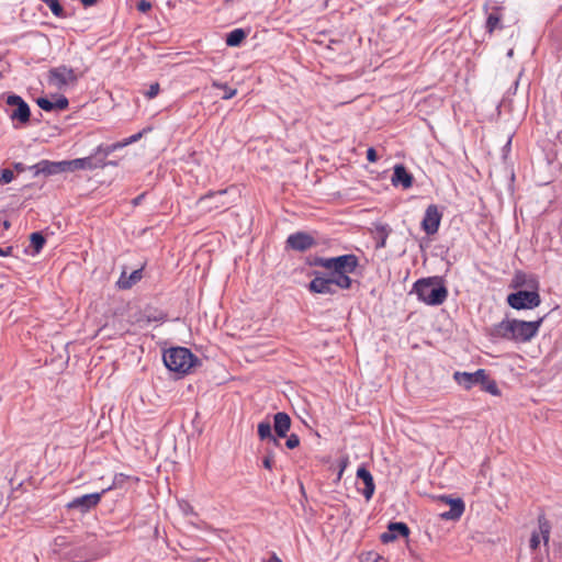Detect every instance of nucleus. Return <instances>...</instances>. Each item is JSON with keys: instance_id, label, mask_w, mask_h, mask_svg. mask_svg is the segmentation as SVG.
I'll return each mask as SVG.
<instances>
[{"instance_id": "nucleus-5", "label": "nucleus", "mask_w": 562, "mask_h": 562, "mask_svg": "<svg viewBox=\"0 0 562 562\" xmlns=\"http://www.w3.org/2000/svg\"><path fill=\"white\" fill-rule=\"evenodd\" d=\"M229 189L210 191L198 200V205H200L205 212H212L221 209L227 210L234 202L233 200H225V195H227Z\"/></svg>"}, {"instance_id": "nucleus-10", "label": "nucleus", "mask_w": 562, "mask_h": 562, "mask_svg": "<svg viewBox=\"0 0 562 562\" xmlns=\"http://www.w3.org/2000/svg\"><path fill=\"white\" fill-rule=\"evenodd\" d=\"M442 214L439 212L436 204H430L425 211L424 218L422 221V228L427 235H434L438 232Z\"/></svg>"}, {"instance_id": "nucleus-50", "label": "nucleus", "mask_w": 562, "mask_h": 562, "mask_svg": "<svg viewBox=\"0 0 562 562\" xmlns=\"http://www.w3.org/2000/svg\"><path fill=\"white\" fill-rule=\"evenodd\" d=\"M85 7H91L97 3L98 0H80Z\"/></svg>"}, {"instance_id": "nucleus-45", "label": "nucleus", "mask_w": 562, "mask_h": 562, "mask_svg": "<svg viewBox=\"0 0 562 562\" xmlns=\"http://www.w3.org/2000/svg\"><path fill=\"white\" fill-rule=\"evenodd\" d=\"M526 276L521 272L516 273L515 276V286H521L525 283Z\"/></svg>"}, {"instance_id": "nucleus-53", "label": "nucleus", "mask_w": 562, "mask_h": 562, "mask_svg": "<svg viewBox=\"0 0 562 562\" xmlns=\"http://www.w3.org/2000/svg\"><path fill=\"white\" fill-rule=\"evenodd\" d=\"M514 55V50L513 49H509L508 53H507V56L508 57H512Z\"/></svg>"}, {"instance_id": "nucleus-1", "label": "nucleus", "mask_w": 562, "mask_h": 562, "mask_svg": "<svg viewBox=\"0 0 562 562\" xmlns=\"http://www.w3.org/2000/svg\"><path fill=\"white\" fill-rule=\"evenodd\" d=\"M543 319L544 317H540L533 322H526L506 318L490 328V336L516 342H527L538 334Z\"/></svg>"}, {"instance_id": "nucleus-57", "label": "nucleus", "mask_w": 562, "mask_h": 562, "mask_svg": "<svg viewBox=\"0 0 562 562\" xmlns=\"http://www.w3.org/2000/svg\"><path fill=\"white\" fill-rule=\"evenodd\" d=\"M46 4L49 2V0H43Z\"/></svg>"}, {"instance_id": "nucleus-37", "label": "nucleus", "mask_w": 562, "mask_h": 562, "mask_svg": "<svg viewBox=\"0 0 562 562\" xmlns=\"http://www.w3.org/2000/svg\"><path fill=\"white\" fill-rule=\"evenodd\" d=\"M14 178V173L10 169L0 170V184L10 183Z\"/></svg>"}, {"instance_id": "nucleus-23", "label": "nucleus", "mask_w": 562, "mask_h": 562, "mask_svg": "<svg viewBox=\"0 0 562 562\" xmlns=\"http://www.w3.org/2000/svg\"><path fill=\"white\" fill-rule=\"evenodd\" d=\"M143 278V270L136 269L130 276L126 274L125 271L122 272L120 279L116 284L120 289L126 290L131 289L134 284L140 281Z\"/></svg>"}, {"instance_id": "nucleus-44", "label": "nucleus", "mask_w": 562, "mask_h": 562, "mask_svg": "<svg viewBox=\"0 0 562 562\" xmlns=\"http://www.w3.org/2000/svg\"><path fill=\"white\" fill-rule=\"evenodd\" d=\"M367 159L370 162H375L378 160V154L373 147L368 148L367 150Z\"/></svg>"}, {"instance_id": "nucleus-32", "label": "nucleus", "mask_w": 562, "mask_h": 562, "mask_svg": "<svg viewBox=\"0 0 562 562\" xmlns=\"http://www.w3.org/2000/svg\"><path fill=\"white\" fill-rule=\"evenodd\" d=\"M274 449L272 445H267L266 447V453L262 459V464L266 469L271 470L274 462Z\"/></svg>"}, {"instance_id": "nucleus-47", "label": "nucleus", "mask_w": 562, "mask_h": 562, "mask_svg": "<svg viewBox=\"0 0 562 562\" xmlns=\"http://www.w3.org/2000/svg\"><path fill=\"white\" fill-rule=\"evenodd\" d=\"M145 195H146V193L144 192V193L139 194L138 196H136L135 199H133L132 200L133 206L139 205L142 203V201L144 200Z\"/></svg>"}, {"instance_id": "nucleus-58", "label": "nucleus", "mask_w": 562, "mask_h": 562, "mask_svg": "<svg viewBox=\"0 0 562 562\" xmlns=\"http://www.w3.org/2000/svg\"><path fill=\"white\" fill-rule=\"evenodd\" d=\"M233 0H225V2H232Z\"/></svg>"}, {"instance_id": "nucleus-12", "label": "nucleus", "mask_w": 562, "mask_h": 562, "mask_svg": "<svg viewBox=\"0 0 562 562\" xmlns=\"http://www.w3.org/2000/svg\"><path fill=\"white\" fill-rule=\"evenodd\" d=\"M308 289L313 293L318 294H336L337 290L334 288L331 279L321 272H315L314 279L310 282Z\"/></svg>"}, {"instance_id": "nucleus-40", "label": "nucleus", "mask_w": 562, "mask_h": 562, "mask_svg": "<svg viewBox=\"0 0 562 562\" xmlns=\"http://www.w3.org/2000/svg\"><path fill=\"white\" fill-rule=\"evenodd\" d=\"M539 544H540V535L537 531H533L530 537V541H529L530 549L536 550L539 547Z\"/></svg>"}, {"instance_id": "nucleus-39", "label": "nucleus", "mask_w": 562, "mask_h": 562, "mask_svg": "<svg viewBox=\"0 0 562 562\" xmlns=\"http://www.w3.org/2000/svg\"><path fill=\"white\" fill-rule=\"evenodd\" d=\"M300 445V438L295 434H291L285 441V446L288 449H294Z\"/></svg>"}, {"instance_id": "nucleus-20", "label": "nucleus", "mask_w": 562, "mask_h": 562, "mask_svg": "<svg viewBox=\"0 0 562 562\" xmlns=\"http://www.w3.org/2000/svg\"><path fill=\"white\" fill-rule=\"evenodd\" d=\"M392 183L395 187L402 186L404 189H408L413 186V176L403 165H396L392 176Z\"/></svg>"}, {"instance_id": "nucleus-55", "label": "nucleus", "mask_w": 562, "mask_h": 562, "mask_svg": "<svg viewBox=\"0 0 562 562\" xmlns=\"http://www.w3.org/2000/svg\"><path fill=\"white\" fill-rule=\"evenodd\" d=\"M10 226L9 222H4V227L8 228Z\"/></svg>"}, {"instance_id": "nucleus-30", "label": "nucleus", "mask_w": 562, "mask_h": 562, "mask_svg": "<svg viewBox=\"0 0 562 562\" xmlns=\"http://www.w3.org/2000/svg\"><path fill=\"white\" fill-rule=\"evenodd\" d=\"M122 147H124V144H120V142L111 144V145H106V146L100 145L95 149L94 154H95V156L102 155L103 156L102 159L105 160V157H108L110 154H112L113 151H115L116 149L122 148Z\"/></svg>"}, {"instance_id": "nucleus-18", "label": "nucleus", "mask_w": 562, "mask_h": 562, "mask_svg": "<svg viewBox=\"0 0 562 562\" xmlns=\"http://www.w3.org/2000/svg\"><path fill=\"white\" fill-rule=\"evenodd\" d=\"M29 169L33 171L34 176L40 173L50 176L63 172L61 161L41 160L40 162L31 166Z\"/></svg>"}, {"instance_id": "nucleus-36", "label": "nucleus", "mask_w": 562, "mask_h": 562, "mask_svg": "<svg viewBox=\"0 0 562 562\" xmlns=\"http://www.w3.org/2000/svg\"><path fill=\"white\" fill-rule=\"evenodd\" d=\"M362 562H386V560L376 552H367L362 555Z\"/></svg>"}, {"instance_id": "nucleus-51", "label": "nucleus", "mask_w": 562, "mask_h": 562, "mask_svg": "<svg viewBox=\"0 0 562 562\" xmlns=\"http://www.w3.org/2000/svg\"><path fill=\"white\" fill-rule=\"evenodd\" d=\"M268 562H283L276 553L269 558Z\"/></svg>"}, {"instance_id": "nucleus-33", "label": "nucleus", "mask_w": 562, "mask_h": 562, "mask_svg": "<svg viewBox=\"0 0 562 562\" xmlns=\"http://www.w3.org/2000/svg\"><path fill=\"white\" fill-rule=\"evenodd\" d=\"M61 169L63 172H72L76 170H81L80 158H76L72 160H61Z\"/></svg>"}, {"instance_id": "nucleus-48", "label": "nucleus", "mask_w": 562, "mask_h": 562, "mask_svg": "<svg viewBox=\"0 0 562 562\" xmlns=\"http://www.w3.org/2000/svg\"><path fill=\"white\" fill-rule=\"evenodd\" d=\"M125 479V475L120 473V474H116L115 477H114V482H113V485L116 486V485H120L123 480Z\"/></svg>"}, {"instance_id": "nucleus-42", "label": "nucleus", "mask_w": 562, "mask_h": 562, "mask_svg": "<svg viewBox=\"0 0 562 562\" xmlns=\"http://www.w3.org/2000/svg\"><path fill=\"white\" fill-rule=\"evenodd\" d=\"M159 92V83H153L148 91L146 92V95L149 98V99H153L155 98Z\"/></svg>"}, {"instance_id": "nucleus-2", "label": "nucleus", "mask_w": 562, "mask_h": 562, "mask_svg": "<svg viewBox=\"0 0 562 562\" xmlns=\"http://www.w3.org/2000/svg\"><path fill=\"white\" fill-rule=\"evenodd\" d=\"M413 290L418 299L427 305H440L448 296V290L441 278L438 277L417 280Z\"/></svg>"}, {"instance_id": "nucleus-35", "label": "nucleus", "mask_w": 562, "mask_h": 562, "mask_svg": "<svg viewBox=\"0 0 562 562\" xmlns=\"http://www.w3.org/2000/svg\"><path fill=\"white\" fill-rule=\"evenodd\" d=\"M47 5L49 7V9L54 15H56L58 18L65 16L64 8L61 7V4L59 3L58 0H49Z\"/></svg>"}, {"instance_id": "nucleus-25", "label": "nucleus", "mask_w": 562, "mask_h": 562, "mask_svg": "<svg viewBox=\"0 0 562 562\" xmlns=\"http://www.w3.org/2000/svg\"><path fill=\"white\" fill-rule=\"evenodd\" d=\"M334 288L347 290L351 288L352 280L349 277V273H329Z\"/></svg>"}, {"instance_id": "nucleus-14", "label": "nucleus", "mask_w": 562, "mask_h": 562, "mask_svg": "<svg viewBox=\"0 0 562 562\" xmlns=\"http://www.w3.org/2000/svg\"><path fill=\"white\" fill-rule=\"evenodd\" d=\"M440 501L448 504L450 509L440 514L443 520H458L464 512V502L461 498H451L450 496H441Z\"/></svg>"}, {"instance_id": "nucleus-17", "label": "nucleus", "mask_w": 562, "mask_h": 562, "mask_svg": "<svg viewBox=\"0 0 562 562\" xmlns=\"http://www.w3.org/2000/svg\"><path fill=\"white\" fill-rule=\"evenodd\" d=\"M291 428V418L284 412H278L273 416V429L274 436L280 440L281 438H285L288 431Z\"/></svg>"}, {"instance_id": "nucleus-46", "label": "nucleus", "mask_w": 562, "mask_h": 562, "mask_svg": "<svg viewBox=\"0 0 562 562\" xmlns=\"http://www.w3.org/2000/svg\"><path fill=\"white\" fill-rule=\"evenodd\" d=\"M12 250H13L12 246H8L5 248H0V257L10 256L12 254Z\"/></svg>"}, {"instance_id": "nucleus-4", "label": "nucleus", "mask_w": 562, "mask_h": 562, "mask_svg": "<svg viewBox=\"0 0 562 562\" xmlns=\"http://www.w3.org/2000/svg\"><path fill=\"white\" fill-rule=\"evenodd\" d=\"M507 303L515 310H531L540 305L541 297L537 291L520 290L510 293Z\"/></svg>"}, {"instance_id": "nucleus-15", "label": "nucleus", "mask_w": 562, "mask_h": 562, "mask_svg": "<svg viewBox=\"0 0 562 562\" xmlns=\"http://www.w3.org/2000/svg\"><path fill=\"white\" fill-rule=\"evenodd\" d=\"M453 379L459 385L470 390L476 384L480 385V382L484 379V369H479L473 373L457 371L453 374Z\"/></svg>"}, {"instance_id": "nucleus-52", "label": "nucleus", "mask_w": 562, "mask_h": 562, "mask_svg": "<svg viewBox=\"0 0 562 562\" xmlns=\"http://www.w3.org/2000/svg\"><path fill=\"white\" fill-rule=\"evenodd\" d=\"M14 168L18 170V171H24L25 170V167L23 166L22 162H16L14 165Z\"/></svg>"}, {"instance_id": "nucleus-49", "label": "nucleus", "mask_w": 562, "mask_h": 562, "mask_svg": "<svg viewBox=\"0 0 562 562\" xmlns=\"http://www.w3.org/2000/svg\"><path fill=\"white\" fill-rule=\"evenodd\" d=\"M381 229L383 231L384 236H383V237H382V239L378 243L376 247H384V246H385V241H386L387 233H385V228H384V227H381Z\"/></svg>"}, {"instance_id": "nucleus-3", "label": "nucleus", "mask_w": 562, "mask_h": 562, "mask_svg": "<svg viewBox=\"0 0 562 562\" xmlns=\"http://www.w3.org/2000/svg\"><path fill=\"white\" fill-rule=\"evenodd\" d=\"M165 366L180 375L189 374L191 369L201 364V361L186 347H172L164 352Z\"/></svg>"}, {"instance_id": "nucleus-11", "label": "nucleus", "mask_w": 562, "mask_h": 562, "mask_svg": "<svg viewBox=\"0 0 562 562\" xmlns=\"http://www.w3.org/2000/svg\"><path fill=\"white\" fill-rule=\"evenodd\" d=\"M483 11L488 13L485 24V30L488 34H493L495 30H502L503 25L501 24V21L503 19V7L501 5H490L488 2H485L483 4Z\"/></svg>"}, {"instance_id": "nucleus-34", "label": "nucleus", "mask_w": 562, "mask_h": 562, "mask_svg": "<svg viewBox=\"0 0 562 562\" xmlns=\"http://www.w3.org/2000/svg\"><path fill=\"white\" fill-rule=\"evenodd\" d=\"M213 87L224 90V100H229L237 93L236 89L229 88L226 83L214 81Z\"/></svg>"}, {"instance_id": "nucleus-41", "label": "nucleus", "mask_w": 562, "mask_h": 562, "mask_svg": "<svg viewBox=\"0 0 562 562\" xmlns=\"http://www.w3.org/2000/svg\"><path fill=\"white\" fill-rule=\"evenodd\" d=\"M136 8L139 12H147L151 8V3L146 0H140L137 2Z\"/></svg>"}, {"instance_id": "nucleus-27", "label": "nucleus", "mask_w": 562, "mask_h": 562, "mask_svg": "<svg viewBox=\"0 0 562 562\" xmlns=\"http://www.w3.org/2000/svg\"><path fill=\"white\" fill-rule=\"evenodd\" d=\"M246 36L247 33L243 29H235L227 34L226 44L231 47L239 46Z\"/></svg>"}, {"instance_id": "nucleus-19", "label": "nucleus", "mask_w": 562, "mask_h": 562, "mask_svg": "<svg viewBox=\"0 0 562 562\" xmlns=\"http://www.w3.org/2000/svg\"><path fill=\"white\" fill-rule=\"evenodd\" d=\"M357 477L361 480L364 484V488L362 490V495L367 501H370L374 494L375 485L373 481V476L370 471L366 467H360L357 470Z\"/></svg>"}, {"instance_id": "nucleus-24", "label": "nucleus", "mask_w": 562, "mask_h": 562, "mask_svg": "<svg viewBox=\"0 0 562 562\" xmlns=\"http://www.w3.org/2000/svg\"><path fill=\"white\" fill-rule=\"evenodd\" d=\"M81 164V170L85 169H98V168H104L108 165L115 166L116 164L114 161H105L104 159H99L95 154L89 157L80 158Z\"/></svg>"}, {"instance_id": "nucleus-56", "label": "nucleus", "mask_w": 562, "mask_h": 562, "mask_svg": "<svg viewBox=\"0 0 562 562\" xmlns=\"http://www.w3.org/2000/svg\"><path fill=\"white\" fill-rule=\"evenodd\" d=\"M46 4L49 2V0H43Z\"/></svg>"}, {"instance_id": "nucleus-31", "label": "nucleus", "mask_w": 562, "mask_h": 562, "mask_svg": "<svg viewBox=\"0 0 562 562\" xmlns=\"http://www.w3.org/2000/svg\"><path fill=\"white\" fill-rule=\"evenodd\" d=\"M549 562L559 561L562 559V536H559V540L553 541L552 553L548 552Z\"/></svg>"}, {"instance_id": "nucleus-8", "label": "nucleus", "mask_w": 562, "mask_h": 562, "mask_svg": "<svg viewBox=\"0 0 562 562\" xmlns=\"http://www.w3.org/2000/svg\"><path fill=\"white\" fill-rule=\"evenodd\" d=\"M109 490H111V487L104 488L100 493H91L79 497H75L71 502H69L66 505V507L68 509H78L82 514L88 513L89 510L98 506L102 495Z\"/></svg>"}, {"instance_id": "nucleus-26", "label": "nucleus", "mask_w": 562, "mask_h": 562, "mask_svg": "<svg viewBox=\"0 0 562 562\" xmlns=\"http://www.w3.org/2000/svg\"><path fill=\"white\" fill-rule=\"evenodd\" d=\"M538 526V533L540 535V538H542L544 547H548L550 540L551 525L544 515L539 516Z\"/></svg>"}, {"instance_id": "nucleus-54", "label": "nucleus", "mask_w": 562, "mask_h": 562, "mask_svg": "<svg viewBox=\"0 0 562 562\" xmlns=\"http://www.w3.org/2000/svg\"><path fill=\"white\" fill-rule=\"evenodd\" d=\"M346 467V462H344L341 469H340V472H339V476L341 475V473L344 472V468Z\"/></svg>"}, {"instance_id": "nucleus-22", "label": "nucleus", "mask_w": 562, "mask_h": 562, "mask_svg": "<svg viewBox=\"0 0 562 562\" xmlns=\"http://www.w3.org/2000/svg\"><path fill=\"white\" fill-rule=\"evenodd\" d=\"M36 103L42 110L47 112L53 110H66L69 104L68 99L64 95H59L55 102L47 98H38Z\"/></svg>"}, {"instance_id": "nucleus-6", "label": "nucleus", "mask_w": 562, "mask_h": 562, "mask_svg": "<svg viewBox=\"0 0 562 562\" xmlns=\"http://www.w3.org/2000/svg\"><path fill=\"white\" fill-rule=\"evenodd\" d=\"M78 80V76L75 74L72 68L67 66H58L49 69L47 81L49 86L61 90L68 85H75Z\"/></svg>"}, {"instance_id": "nucleus-28", "label": "nucleus", "mask_w": 562, "mask_h": 562, "mask_svg": "<svg viewBox=\"0 0 562 562\" xmlns=\"http://www.w3.org/2000/svg\"><path fill=\"white\" fill-rule=\"evenodd\" d=\"M481 389L484 392H487L494 396H498L501 394L499 389L495 382V380L490 379L486 371L484 370V379L480 382Z\"/></svg>"}, {"instance_id": "nucleus-9", "label": "nucleus", "mask_w": 562, "mask_h": 562, "mask_svg": "<svg viewBox=\"0 0 562 562\" xmlns=\"http://www.w3.org/2000/svg\"><path fill=\"white\" fill-rule=\"evenodd\" d=\"M7 104L11 106H15V109L10 114V119L12 121H19L22 124H25L30 121L31 111L29 104L16 94H11L7 98Z\"/></svg>"}, {"instance_id": "nucleus-7", "label": "nucleus", "mask_w": 562, "mask_h": 562, "mask_svg": "<svg viewBox=\"0 0 562 562\" xmlns=\"http://www.w3.org/2000/svg\"><path fill=\"white\" fill-rule=\"evenodd\" d=\"M328 270L333 273H352L359 266V259L356 255H342L329 258L327 262Z\"/></svg>"}, {"instance_id": "nucleus-43", "label": "nucleus", "mask_w": 562, "mask_h": 562, "mask_svg": "<svg viewBox=\"0 0 562 562\" xmlns=\"http://www.w3.org/2000/svg\"><path fill=\"white\" fill-rule=\"evenodd\" d=\"M142 137V133H137V134H134L132 135L131 137L120 142V144H124V147L132 144V143H135L137 142L139 138Z\"/></svg>"}, {"instance_id": "nucleus-13", "label": "nucleus", "mask_w": 562, "mask_h": 562, "mask_svg": "<svg viewBox=\"0 0 562 562\" xmlns=\"http://www.w3.org/2000/svg\"><path fill=\"white\" fill-rule=\"evenodd\" d=\"M314 245V238L304 232L291 234L286 239V247L296 251H305Z\"/></svg>"}, {"instance_id": "nucleus-16", "label": "nucleus", "mask_w": 562, "mask_h": 562, "mask_svg": "<svg viewBox=\"0 0 562 562\" xmlns=\"http://www.w3.org/2000/svg\"><path fill=\"white\" fill-rule=\"evenodd\" d=\"M398 536L407 538L409 536V528L405 522H390L387 531L380 536V540L383 543H389L397 539Z\"/></svg>"}, {"instance_id": "nucleus-21", "label": "nucleus", "mask_w": 562, "mask_h": 562, "mask_svg": "<svg viewBox=\"0 0 562 562\" xmlns=\"http://www.w3.org/2000/svg\"><path fill=\"white\" fill-rule=\"evenodd\" d=\"M258 436L260 440L266 441L267 445H272L277 449H282L280 440L272 434V426L269 422H261L258 424Z\"/></svg>"}, {"instance_id": "nucleus-29", "label": "nucleus", "mask_w": 562, "mask_h": 562, "mask_svg": "<svg viewBox=\"0 0 562 562\" xmlns=\"http://www.w3.org/2000/svg\"><path fill=\"white\" fill-rule=\"evenodd\" d=\"M30 241L34 252L38 254L43 249L46 240L41 232H35L31 234Z\"/></svg>"}, {"instance_id": "nucleus-38", "label": "nucleus", "mask_w": 562, "mask_h": 562, "mask_svg": "<svg viewBox=\"0 0 562 562\" xmlns=\"http://www.w3.org/2000/svg\"><path fill=\"white\" fill-rule=\"evenodd\" d=\"M328 261H329V258L315 256L313 259L310 260V265L315 266V267H322V268H325L326 270H328V265H327Z\"/></svg>"}]
</instances>
